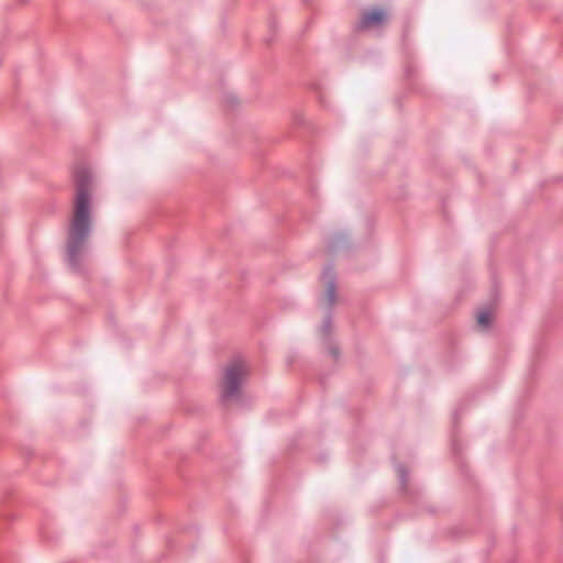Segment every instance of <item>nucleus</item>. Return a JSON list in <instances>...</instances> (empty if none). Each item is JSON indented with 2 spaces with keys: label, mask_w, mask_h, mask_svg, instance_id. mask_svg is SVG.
<instances>
[{
  "label": "nucleus",
  "mask_w": 563,
  "mask_h": 563,
  "mask_svg": "<svg viewBox=\"0 0 563 563\" xmlns=\"http://www.w3.org/2000/svg\"><path fill=\"white\" fill-rule=\"evenodd\" d=\"M89 177V172L86 169L76 173L77 192L67 242L68 256L71 262L82 252L90 230Z\"/></svg>",
  "instance_id": "obj_1"
},
{
  "label": "nucleus",
  "mask_w": 563,
  "mask_h": 563,
  "mask_svg": "<svg viewBox=\"0 0 563 563\" xmlns=\"http://www.w3.org/2000/svg\"><path fill=\"white\" fill-rule=\"evenodd\" d=\"M247 374V367L242 361L227 364L216 384V393L222 406H229L239 399L242 382Z\"/></svg>",
  "instance_id": "obj_2"
},
{
  "label": "nucleus",
  "mask_w": 563,
  "mask_h": 563,
  "mask_svg": "<svg viewBox=\"0 0 563 563\" xmlns=\"http://www.w3.org/2000/svg\"><path fill=\"white\" fill-rule=\"evenodd\" d=\"M388 19V13L385 9L374 8L362 13L360 19L361 29H369L379 26Z\"/></svg>",
  "instance_id": "obj_3"
},
{
  "label": "nucleus",
  "mask_w": 563,
  "mask_h": 563,
  "mask_svg": "<svg viewBox=\"0 0 563 563\" xmlns=\"http://www.w3.org/2000/svg\"><path fill=\"white\" fill-rule=\"evenodd\" d=\"M494 320V312L492 310H481L476 316V325L481 331L488 329Z\"/></svg>",
  "instance_id": "obj_4"
},
{
  "label": "nucleus",
  "mask_w": 563,
  "mask_h": 563,
  "mask_svg": "<svg viewBox=\"0 0 563 563\" xmlns=\"http://www.w3.org/2000/svg\"><path fill=\"white\" fill-rule=\"evenodd\" d=\"M327 303L332 305L335 301V291L332 285L328 286L324 295Z\"/></svg>",
  "instance_id": "obj_5"
}]
</instances>
